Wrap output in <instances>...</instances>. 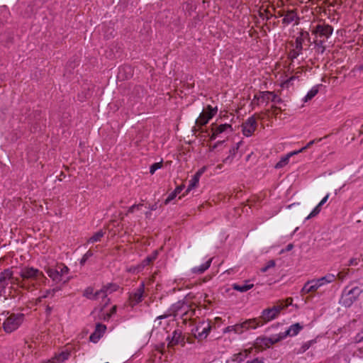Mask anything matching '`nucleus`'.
Masks as SVG:
<instances>
[{"instance_id":"nucleus-62","label":"nucleus","mask_w":363,"mask_h":363,"mask_svg":"<svg viewBox=\"0 0 363 363\" xmlns=\"http://www.w3.org/2000/svg\"><path fill=\"white\" fill-rule=\"evenodd\" d=\"M116 312V306H114L112 307L111 313L107 314V318H109L112 314H114Z\"/></svg>"},{"instance_id":"nucleus-41","label":"nucleus","mask_w":363,"mask_h":363,"mask_svg":"<svg viewBox=\"0 0 363 363\" xmlns=\"http://www.w3.org/2000/svg\"><path fill=\"white\" fill-rule=\"evenodd\" d=\"M58 269L60 270L59 271L60 274H61L62 278L65 275L67 274L69 272V268L67 266H65L64 264H58Z\"/></svg>"},{"instance_id":"nucleus-43","label":"nucleus","mask_w":363,"mask_h":363,"mask_svg":"<svg viewBox=\"0 0 363 363\" xmlns=\"http://www.w3.org/2000/svg\"><path fill=\"white\" fill-rule=\"evenodd\" d=\"M106 330V327L105 325L98 323L96 324L95 332H97L98 334H100V336H102V335L105 333Z\"/></svg>"},{"instance_id":"nucleus-48","label":"nucleus","mask_w":363,"mask_h":363,"mask_svg":"<svg viewBox=\"0 0 363 363\" xmlns=\"http://www.w3.org/2000/svg\"><path fill=\"white\" fill-rule=\"evenodd\" d=\"M141 206H143L142 203L134 204V205L131 206L130 207H129L126 215H128V213H133L135 211V209H139V208Z\"/></svg>"},{"instance_id":"nucleus-60","label":"nucleus","mask_w":363,"mask_h":363,"mask_svg":"<svg viewBox=\"0 0 363 363\" xmlns=\"http://www.w3.org/2000/svg\"><path fill=\"white\" fill-rule=\"evenodd\" d=\"M292 302H293V298H287L285 300V303H284V305H286V308L288 307L289 306L291 305Z\"/></svg>"},{"instance_id":"nucleus-34","label":"nucleus","mask_w":363,"mask_h":363,"mask_svg":"<svg viewBox=\"0 0 363 363\" xmlns=\"http://www.w3.org/2000/svg\"><path fill=\"white\" fill-rule=\"evenodd\" d=\"M286 308V305H284V301H279L275 306L272 307L273 309L276 311V313L277 315L279 314L281 310Z\"/></svg>"},{"instance_id":"nucleus-51","label":"nucleus","mask_w":363,"mask_h":363,"mask_svg":"<svg viewBox=\"0 0 363 363\" xmlns=\"http://www.w3.org/2000/svg\"><path fill=\"white\" fill-rule=\"evenodd\" d=\"M348 271H349V269H347V271L345 272H339L337 274V278L340 280L342 281L345 278V277L347 276V274L348 273Z\"/></svg>"},{"instance_id":"nucleus-33","label":"nucleus","mask_w":363,"mask_h":363,"mask_svg":"<svg viewBox=\"0 0 363 363\" xmlns=\"http://www.w3.org/2000/svg\"><path fill=\"white\" fill-rule=\"evenodd\" d=\"M322 140V138H319L318 140H313L311 141H310L309 143H307V145L306 146H304L303 147L301 148L300 150H296V151H294V152H291V155H297L300 152H303L304 150H306V149L309 148L313 144H314L316 141H320Z\"/></svg>"},{"instance_id":"nucleus-4","label":"nucleus","mask_w":363,"mask_h":363,"mask_svg":"<svg viewBox=\"0 0 363 363\" xmlns=\"http://www.w3.org/2000/svg\"><path fill=\"white\" fill-rule=\"evenodd\" d=\"M269 101L276 104H279L282 101L281 99L273 92L260 91L259 94L255 95L252 103L259 105V103H267Z\"/></svg>"},{"instance_id":"nucleus-50","label":"nucleus","mask_w":363,"mask_h":363,"mask_svg":"<svg viewBox=\"0 0 363 363\" xmlns=\"http://www.w3.org/2000/svg\"><path fill=\"white\" fill-rule=\"evenodd\" d=\"M177 195L176 194V193L174 191H172L169 196L166 199V200L164 201V204L167 205L171 201H172Z\"/></svg>"},{"instance_id":"nucleus-15","label":"nucleus","mask_w":363,"mask_h":363,"mask_svg":"<svg viewBox=\"0 0 363 363\" xmlns=\"http://www.w3.org/2000/svg\"><path fill=\"white\" fill-rule=\"evenodd\" d=\"M58 269V264L56 265L54 268L48 267L46 269V272L48 275L55 282L58 283L62 280V277L60 274Z\"/></svg>"},{"instance_id":"nucleus-57","label":"nucleus","mask_w":363,"mask_h":363,"mask_svg":"<svg viewBox=\"0 0 363 363\" xmlns=\"http://www.w3.org/2000/svg\"><path fill=\"white\" fill-rule=\"evenodd\" d=\"M358 264L357 259L352 258L349 261L348 266L357 265Z\"/></svg>"},{"instance_id":"nucleus-29","label":"nucleus","mask_w":363,"mask_h":363,"mask_svg":"<svg viewBox=\"0 0 363 363\" xmlns=\"http://www.w3.org/2000/svg\"><path fill=\"white\" fill-rule=\"evenodd\" d=\"M180 338H181V333L174 331L173 333L172 339L170 340V341L168 343V347H174V345L179 344V342L180 341Z\"/></svg>"},{"instance_id":"nucleus-1","label":"nucleus","mask_w":363,"mask_h":363,"mask_svg":"<svg viewBox=\"0 0 363 363\" xmlns=\"http://www.w3.org/2000/svg\"><path fill=\"white\" fill-rule=\"evenodd\" d=\"M19 276L20 278L14 277L13 285L28 291L37 288V286L44 284L47 279L43 272L32 267H23Z\"/></svg>"},{"instance_id":"nucleus-28","label":"nucleus","mask_w":363,"mask_h":363,"mask_svg":"<svg viewBox=\"0 0 363 363\" xmlns=\"http://www.w3.org/2000/svg\"><path fill=\"white\" fill-rule=\"evenodd\" d=\"M199 177L196 175H194L191 179L189 181V184L185 191V194H183L184 196L185 194H188L191 189L195 188L199 182Z\"/></svg>"},{"instance_id":"nucleus-52","label":"nucleus","mask_w":363,"mask_h":363,"mask_svg":"<svg viewBox=\"0 0 363 363\" xmlns=\"http://www.w3.org/2000/svg\"><path fill=\"white\" fill-rule=\"evenodd\" d=\"M238 148H239V143H238L235 147H233L232 149L230 150V151H229L230 155H231L234 157V156L236 155V153L238 152Z\"/></svg>"},{"instance_id":"nucleus-40","label":"nucleus","mask_w":363,"mask_h":363,"mask_svg":"<svg viewBox=\"0 0 363 363\" xmlns=\"http://www.w3.org/2000/svg\"><path fill=\"white\" fill-rule=\"evenodd\" d=\"M162 167V161L152 164L150 168V173L151 174H153L156 170L160 169Z\"/></svg>"},{"instance_id":"nucleus-46","label":"nucleus","mask_w":363,"mask_h":363,"mask_svg":"<svg viewBox=\"0 0 363 363\" xmlns=\"http://www.w3.org/2000/svg\"><path fill=\"white\" fill-rule=\"evenodd\" d=\"M93 255V253L91 250H88L82 257L80 261L81 265H84L86 260Z\"/></svg>"},{"instance_id":"nucleus-55","label":"nucleus","mask_w":363,"mask_h":363,"mask_svg":"<svg viewBox=\"0 0 363 363\" xmlns=\"http://www.w3.org/2000/svg\"><path fill=\"white\" fill-rule=\"evenodd\" d=\"M206 167H203L202 168H201L196 174L195 175L198 176L199 178L201 177V176L204 173V172L206 171Z\"/></svg>"},{"instance_id":"nucleus-19","label":"nucleus","mask_w":363,"mask_h":363,"mask_svg":"<svg viewBox=\"0 0 363 363\" xmlns=\"http://www.w3.org/2000/svg\"><path fill=\"white\" fill-rule=\"evenodd\" d=\"M157 254L158 253L157 251H154L151 255H149L145 259H144L141 262V263L138 266V270H140V269H143L145 267L152 263L153 261L157 258Z\"/></svg>"},{"instance_id":"nucleus-2","label":"nucleus","mask_w":363,"mask_h":363,"mask_svg":"<svg viewBox=\"0 0 363 363\" xmlns=\"http://www.w3.org/2000/svg\"><path fill=\"white\" fill-rule=\"evenodd\" d=\"M189 307L188 304H186L184 301H179L172 306L167 313L159 315L157 320L164 319L170 315L177 316L179 315H182L184 320H186L189 318H191L194 311L189 310Z\"/></svg>"},{"instance_id":"nucleus-53","label":"nucleus","mask_w":363,"mask_h":363,"mask_svg":"<svg viewBox=\"0 0 363 363\" xmlns=\"http://www.w3.org/2000/svg\"><path fill=\"white\" fill-rule=\"evenodd\" d=\"M184 184L179 185V186H177V188L174 190V191L176 193L177 195H178L179 194H180L182 192V191L184 189Z\"/></svg>"},{"instance_id":"nucleus-25","label":"nucleus","mask_w":363,"mask_h":363,"mask_svg":"<svg viewBox=\"0 0 363 363\" xmlns=\"http://www.w3.org/2000/svg\"><path fill=\"white\" fill-rule=\"evenodd\" d=\"M143 294V286L139 288L135 293L130 296L131 301L135 304L139 303L142 300Z\"/></svg>"},{"instance_id":"nucleus-42","label":"nucleus","mask_w":363,"mask_h":363,"mask_svg":"<svg viewBox=\"0 0 363 363\" xmlns=\"http://www.w3.org/2000/svg\"><path fill=\"white\" fill-rule=\"evenodd\" d=\"M320 210L321 206H319V204H318L311 211V213L306 217V219L308 220L313 217L316 216L320 213Z\"/></svg>"},{"instance_id":"nucleus-38","label":"nucleus","mask_w":363,"mask_h":363,"mask_svg":"<svg viewBox=\"0 0 363 363\" xmlns=\"http://www.w3.org/2000/svg\"><path fill=\"white\" fill-rule=\"evenodd\" d=\"M128 72V74H129V76H131V75H132V73H131V68H130V67H129V66H124V67H123L120 68V69H119V73H118V77H119V78H121H121H123V79H128V76H125V77H123V76L122 75V72Z\"/></svg>"},{"instance_id":"nucleus-13","label":"nucleus","mask_w":363,"mask_h":363,"mask_svg":"<svg viewBox=\"0 0 363 363\" xmlns=\"http://www.w3.org/2000/svg\"><path fill=\"white\" fill-rule=\"evenodd\" d=\"M84 296L91 300H98L99 298H106V294L104 290H99L94 292V289L91 287L86 288L83 294Z\"/></svg>"},{"instance_id":"nucleus-9","label":"nucleus","mask_w":363,"mask_h":363,"mask_svg":"<svg viewBox=\"0 0 363 363\" xmlns=\"http://www.w3.org/2000/svg\"><path fill=\"white\" fill-rule=\"evenodd\" d=\"M257 121L254 116L250 117L242 125V131L244 135L251 136L257 128Z\"/></svg>"},{"instance_id":"nucleus-3","label":"nucleus","mask_w":363,"mask_h":363,"mask_svg":"<svg viewBox=\"0 0 363 363\" xmlns=\"http://www.w3.org/2000/svg\"><path fill=\"white\" fill-rule=\"evenodd\" d=\"M24 320L23 313H12L4 322V330L7 333H11L17 330L22 324Z\"/></svg>"},{"instance_id":"nucleus-24","label":"nucleus","mask_w":363,"mask_h":363,"mask_svg":"<svg viewBox=\"0 0 363 363\" xmlns=\"http://www.w3.org/2000/svg\"><path fill=\"white\" fill-rule=\"evenodd\" d=\"M325 39L315 38L313 41L316 52L319 54H323L325 50V47L323 45Z\"/></svg>"},{"instance_id":"nucleus-64","label":"nucleus","mask_w":363,"mask_h":363,"mask_svg":"<svg viewBox=\"0 0 363 363\" xmlns=\"http://www.w3.org/2000/svg\"><path fill=\"white\" fill-rule=\"evenodd\" d=\"M358 341H363V330L357 335Z\"/></svg>"},{"instance_id":"nucleus-59","label":"nucleus","mask_w":363,"mask_h":363,"mask_svg":"<svg viewBox=\"0 0 363 363\" xmlns=\"http://www.w3.org/2000/svg\"><path fill=\"white\" fill-rule=\"evenodd\" d=\"M233 160V157L231 155L228 156L226 158H225L223 162L224 163H231Z\"/></svg>"},{"instance_id":"nucleus-58","label":"nucleus","mask_w":363,"mask_h":363,"mask_svg":"<svg viewBox=\"0 0 363 363\" xmlns=\"http://www.w3.org/2000/svg\"><path fill=\"white\" fill-rule=\"evenodd\" d=\"M247 323H245V322L239 324V326H240V329H241V333H243V331L245 330H247Z\"/></svg>"},{"instance_id":"nucleus-47","label":"nucleus","mask_w":363,"mask_h":363,"mask_svg":"<svg viewBox=\"0 0 363 363\" xmlns=\"http://www.w3.org/2000/svg\"><path fill=\"white\" fill-rule=\"evenodd\" d=\"M100 334H98L97 332H94L89 337L90 341L93 342H96L101 338Z\"/></svg>"},{"instance_id":"nucleus-20","label":"nucleus","mask_w":363,"mask_h":363,"mask_svg":"<svg viewBox=\"0 0 363 363\" xmlns=\"http://www.w3.org/2000/svg\"><path fill=\"white\" fill-rule=\"evenodd\" d=\"M298 19L297 17V13L295 10L288 11L284 15V18L282 19V23L285 25H288L293 22L295 19Z\"/></svg>"},{"instance_id":"nucleus-10","label":"nucleus","mask_w":363,"mask_h":363,"mask_svg":"<svg viewBox=\"0 0 363 363\" xmlns=\"http://www.w3.org/2000/svg\"><path fill=\"white\" fill-rule=\"evenodd\" d=\"M284 339V336L281 334L274 335L270 337H258L256 341V345L258 347H269L272 345H274Z\"/></svg>"},{"instance_id":"nucleus-61","label":"nucleus","mask_w":363,"mask_h":363,"mask_svg":"<svg viewBox=\"0 0 363 363\" xmlns=\"http://www.w3.org/2000/svg\"><path fill=\"white\" fill-rule=\"evenodd\" d=\"M328 197H329V194H328L320 202L318 203L319 204V206H322L328 199Z\"/></svg>"},{"instance_id":"nucleus-23","label":"nucleus","mask_w":363,"mask_h":363,"mask_svg":"<svg viewBox=\"0 0 363 363\" xmlns=\"http://www.w3.org/2000/svg\"><path fill=\"white\" fill-rule=\"evenodd\" d=\"M336 279V276L333 274H328L325 276L316 279L317 283H319L320 286L325 284H329L333 282Z\"/></svg>"},{"instance_id":"nucleus-45","label":"nucleus","mask_w":363,"mask_h":363,"mask_svg":"<svg viewBox=\"0 0 363 363\" xmlns=\"http://www.w3.org/2000/svg\"><path fill=\"white\" fill-rule=\"evenodd\" d=\"M275 266L274 260H269L267 264L261 269V272H266L269 269L272 268Z\"/></svg>"},{"instance_id":"nucleus-35","label":"nucleus","mask_w":363,"mask_h":363,"mask_svg":"<svg viewBox=\"0 0 363 363\" xmlns=\"http://www.w3.org/2000/svg\"><path fill=\"white\" fill-rule=\"evenodd\" d=\"M250 352L247 350H245L243 352H240L234 355L235 359L233 360H237L238 362L243 361L248 355Z\"/></svg>"},{"instance_id":"nucleus-36","label":"nucleus","mask_w":363,"mask_h":363,"mask_svg":"<svg viewBox=\"0 0 363 363\" xmlns=\"http://www.w3.org/2000/svg\"><path fill=\"white\" fill-rule=\"evenodd\" d=\"M292 155H291V152L289 153L285 157L282 158L279 162L277 163L275 167L281 168L282 167H284L285 164L288 163L289 157Z\"/></svg>"},{"instance_id":"nucleus-7","label":"nucleus","mask_w":363,"mask_h":363,"mask_svg":"<svg viewBox=\"0 0 363 363\" xmlns=\"http://www.w3.org/2000/svg\"><path fill=\"white\" fill-rule=\"evenodd\" d=\"M333 28L325 23L318 24L312 30V33L316 35V38H323L328 39L333 33Z\"/></svg>"},{"instance_id":"nucleus-14","label":"nucleus","mask_w":363,"mask_h":363,"mask_svg":"<svg viewBox=\"0 0 363 363\" xmlns=\"http://www.w3.org/2000/svg\"><path fill=\"white\" fill-rule=\"evenodd\" d=\"M319 287L320 285L317 283V280L308 281L304 284L301 292L302 294H309L315 291Z\"/></svg>"},{"instance_id":"nucleus-44","label":"nucleus","mask_w":363,"mask_h":363,"mask_svg":"<svg viewBox=\"0 0 363 363\" xmlns=\"http://www.w3.org/2000/svg\"><path fill=\"white\" fill-rule=\"evenodd\" d=\"M245 323H247V328H256L258 325V323H257V320L255 318L253 319H249L245 321H244Z\"/></svg>"},{"instance_id":"nucleus-17","label":"nucleus","mask_w":363,"mask_h":363,"mask_svg":"<svg viewBox=\"0 0 363 363\" xmlns=\"http://www.w3.org/2000/svg\"><path fill=\"white\" fill-rule=\"evenodd\" d=\"M306 41H307L309 44L311 43L310 35L308 32L302 30L299 33V35L296 39V46L300 45L301 50H303V44Z\"/></svg>"},{"instance_id":"nucleus-39","label":"nucleus","mask_w":363,"mask_h":363,"mask_svg":"<svg viewBox=\"0 0 363 363\" xmlns=\"http://www.w3.org/2000/svg\"><path fill=\"white\" fill-rule=\"evenodd\" d=\"M313 343V340L308 341V342L303 343L302 345V346L300 347V349L298 350V353L305 352L307 350L309 349V347L312 345Z\"/></svg>"},{"instance_id":"nucleus-56","label":"nucleus","mask_w":363,"mask_h":363,"mask_svg":"<svg viewBox=\"0 0 363 363\" xmlns=\"http://www.w3.org/2000/svg\"><path fill=\"white\" fill-rule=\"evenodd\" d=\"M272 114H274V116H277L281 111L280 108H278L277 106H272Z\"/></svg>"},{"instance_id":"nucleus-37","label":"nucleus","mask_w":363,"mask_h":363,"mask_svg":"<svg viewBox=\"0 0 363 363\" xmlns=\"http://www.w3.org/2000/svg\"><path fill=\"white\" fill-rule=\"evenodd\" d=\"M231 331H233L235 333H241V329H240V326H239V324L228 326L224 330V333H228V332H231Z\"/></svg>"},{"instance_id":"nucleus-54","label":"nucleus","mask_w":363,"mask_h":363,"mask_svg":"<svg viewBox=\"0 0 363 363\" xmlns=\"http://www.w3.org/2000/svg\"><path fill=\"white\" fill-rule=\"evenodd\" d=\"M247 363H264V359L255 358L251 361H247Z\"/></svg>"},{"instance_id":"nucleus-31","label":"nucleus","mask_w":363,"mask_h":363,"mask_svg":"<svg viewBox=\"0 0 363 363\" xmlns=\"http://www.w3.org/2000/svg\"><path fill=\"white\" fill-rule=\"evenodd\" d=\"M302 50H301L300 45H298V46L295 45V48L290 51V52L289 54V57L291 60H294L301 53Z\"/></svg>"},{"instance_id":"nucleus-21","label":"nucleus","mask_w":363,"mask_h":363,"mask_svg":"<svg viewBox=\"0 0 363 363\" xmlns=\"http://www.w3.org/2000/svg\"><path fill=\"white\" fill-rule=\"evenodd\" d=\"M70 353L69 352H62L57 356L49 359L47 363H58L63 362L69 358Z\"/></svg>"},{"instance_id":"nucleus-8","label":"nucleus","mask_w":363,"mask_h":363,"mask_svg":"<svg viewBox=\"0 0 363 363\" xmlns=\"http://www.w3.org/2000/svg\"><path fill=\"white\" fill-rule=\"evenodd\" d=\"M211 329L210 321H202L200 322L195 329H194V333L195 337L202 340L207 337Z\"/></svg>"},{"instance_id":"nucleus-22","label":"nucleus","mask_w":363,"mask_h":363,"mask_svg":"<svg viewBox=\"0 0 363 363\" xmlns=\"http://www.w3.org/2000/svg\"><path fill=\"white\" fill-rule=\"evenodd\" d=\"M253 286L254 285L252 284H250V281H245V284L242 285L238 284H233V289L240 292H245L251 289Z\"/></svg>"},{"instance_id":"nucleus-26","label":"nucleus","mask_w":363,"mask_h":363,"mask_svg":"<svg viewBox=\"0 0 363 363\" xmlns=\"http://www.w3.org/2000/svg\"><path fill=\"white\" fill-rule=\"evenodd\" d=\"M211 262H212V259H210L206 263L201 264L200 267H194L192 269L193 272L197 273V274L203 273L206 270H207L210 267Z\"/></svg>"},{"instance_id":"nucleus-16","label":"nucleus","mask_w":363,"mask_h":363,"mask_svg":"<svg viewBox=\"0 0 363 363\" xmlns=\"http://www.w3.org/2000/svg\"><path fill=\"white\" fill-rule=\"evenodd\" d=\"M277 314L276 313V311L273 309L272 308H269L267 309H264L261 315V318L264 322L270 321L277 317Z\"/></svg>"},{"instance_id":"nucleus-49","label":"nucleus","mask_w":363,"mask_h":363,"mask_svg":"<svg viewBox=\"0 0 363 363\" xmlns=\"http://www.w3.org/2000/svg\"><path fill=\"white\" fill-rule=\"evenodd\" d=\"M58 291L57 289H53L52 290H46L45 294L43 296V298H45L47 297H48L50 295L51 296H54L55 291Z\"/></svg>"},{"instance_id":"nucleus-5","label":"nucleus","mask_w":363,"mask_h":363,"mask_svg":"<svg viewBox=\"0 0 363 363\" xmlns=\"http://www.w3.org/2000/svg\"><path fill=\"white\" fill-rule=\"evenodd\" d=\"M362 291L363 290L360 289L358 286L352 288L347 292L344 291L340 299V303L345 307H350L357 300Z\"/></svg>"},{"instance_id":"nucleus-30","label":"nucleus","mask_w":363,"mask_h":363,"mask_svg":"<svg viewBox=\"0 0 363 363\" xmlns=\"http://www.w3.org/2000/svg\"><path fill=\"white\" fill-rule=\"evenodd\" d=\"M318 93V86H313L306 94V96L303 99L304 102H307L311 100Z\"/></svg>"},{"instance_id":"nucleus-18","label":"nucleus","mask_w":363,"mask_h":363,"mask_svg":"<svg viewBox=\"0 0 363 363\" xmlns=\"http://www.w3.org/2000/svg\"><path fill=\"white\" fill-rule=\"evenodd\" d=\"M303 326L300 325V323H295L290 326V328L286 330L284 333H281L284 338L286 336H295L301 330H302Z\"/></svg>"},{"instance_id":"nucleus-6","label":"nucleus","mask_w":363,"mask_h":363,"mask_svg":"<svg viewBox=\"0 0 363 363\" xmlns=\"http://www.w3.org/2000/svg\"><path fill=\"white\" fill-rule=\"evenodd\" d=\"M13 272L11 269H6L0 273V297L5 294L9 282L10 281L13 284Z\"/></svg>"},{"instance_id":"nucleus-32","label":"nucleus","mask_w":363,"mask_h":363,"mask_svg":"<svg viewBox=\"0 0 363 363\" xmlns=\"http://www.w3.org/2000/svg\"><path fill=\"white\" fill-rule=\"evenodd\" d=\"M104 232L101 230H99L88 240V242L94 243V242L100 241L101 238L104 237Z\"/></svg>"},{"instance_id":"nucleus-12","label":"nucleus","mask_w":363,"mask_h":363,"mask_svg":"<svg viewBox=\"0 0 363 363\" xmlns=\"http://www.w3.org/2000/svg\"><path fill=\"white\" fill-rule=\"evenodd\" d=\"M207 112L201 113L199 117L196 119V124L199 125H206L208 121L217 113V108H213L210 105L206 108Z\"/></svg>"},{"instance_id":"nucleus-63","label":"nucleus","mask_w":363,"mask_h":363,"mask_svg":"<svg viewBox=\"0 0 363 363\" xmlns=\"http://www.w3.org/2000/svg\"><path fill=\"white\" fill-rule=\"evenodd\" d=\"M224 141H218L217 143H216L211 147V150H215L219 145H220L221 143H223Z\"/></svg>"},{"instance_id":"nucleus-27","label":"nucleus","mask_w":363,"mask_h":363,"mask_svg":"<svg viewBox=\"0 0 363 363\" xmlns=\"http://www.w3.org/2000/svg\"><path fill=\"white\" fill-rule=\"evenodd\" d=\"M118 288L119 286L116 284L110 283L104 286L101 290H104L106 297L108 294H111L112 292L117 291Z\"/></svg>"},{"instance_id":"nucleus-11","label":"nucleus","mask_w":363,"mask_h":363,"mask_svg":"<svg viewBox=\"0 0 363 363\" xmlns=\"http://www.w3.org/2000/svg\"><path fill=\"white\" fill-rule=\"evenodd\" d=\"M212 135L210 138L211 140H213L216 137L223 133H232L233 131L232 125L230 124L224 123L219 125L212 124Z\"/></svg>"}]
</instances>
